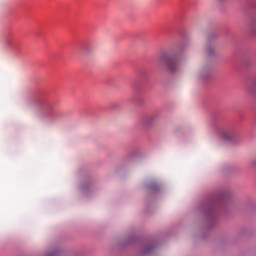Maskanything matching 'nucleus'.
<instances>
[{
	"label": "nucleus",
	"mask_w": 256,
	"mask_h": 256,
	"mask_svg": "<svg viewBox=\"0 0 256 256\" xmlns=\"http://www.w3.org/2000/svg\"><path fill=\"white\" fill-rule=\"evenodd\" d=\"M222 137H223V139H226V140L231 139V136H229V133H227V132H223Z\"/></svg>",
	"instance_id": "39448f33"
},
{
	"label": "nucleus",
	"mask_w": 256,
	"mask_h": 256,
	"mask_svg": "<svg viewBox=\"0 0 256 256\" xmlns=\"http://www.w3.org/2000/svg\"><path fill=\"white\" fill-rule=\"evenodd\" d=\"M160 63H165L168 71L171 73H175V71H179V59L177 56L163 54L160 57Z\"/></svg>",
	"instance_id": "f257e3e1"
},
{
	"label": "nucleus",
	"mask_w": 256,
	"mask_h": 256,
	"mask_svg": "<svg viewBox=\"0 0 256 256\" xmlns=\"http://www.w3.org/2000/svg\"><path fill=\"white\" fill-rule=\"evenodd\" d=\"M218 1H223V0H218Z\"/></svg>",
	"instance_id": "423d86ee"
},
{
	"label": "nucleus",
	"mask_w": 256,
	"mask_h": 256,
	"mask_svg": "<svg viewBox=\"0 0 256 256\" xmlns=\"http://www.w3.org/2000/svg\"><path fill=\"white\" fill-rule=\"evenodd\" d=\"M46 256H59V250H56L54 252H49L48 254H46Z\"/></svg>",
	"instance_id": "20e7f679"
},
{
	"label": "nucleus",
	"mask_w": 256,
	"mask_h": 256,
	"mask_svg": "<svg viewBox=\"0 0 256 256\" xmlns=\"http://www.w3.org/2000/svg\"><path fill=\"white\" fill-rule=\"evenodd\" d=\"M248 29H249L250 33H252V35H256V18H252L249 21Z\"/></svg>",
	"instance_id": "f03ea898"
},
{
	"label": "nucleus",
	"mask_w": 256,
	"mask_h": 256,
	"mask_svg": "<svg viewBox=\"0 0 256 256\" xmlns=\"http://www.w3.org/2000/svg\"><path fill=\"white\" fill-rule=\"evenodd\" d=\"M211 76V70L209 68H204L200 71L199 77L200 79H208Z\"/></svg>",
	"instance_id": "7ed1b4c3"
}]
</instances>
